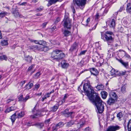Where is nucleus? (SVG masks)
<instances>
[{
  "label": "nucleus",
  "mask_w": 131,
  "mask_h": 131,
  "mask_svg": "<svg viewBox=\"0 0 131 131\" xmlns=\"http://www.w3.org/2000/svg\"><path fill=\"white\" fill-rule=\"evenodd\" d=\"M84 87L83 90L89 100L92 101L97 107L100 113H102L104 110V103L101 99L98 93L95 92L91 85L88 87Z\"/></svg>",
  "instance_id": "1"
},
{
  "label": "nucleus",
  "mask_w": 131,
  "mask_h": 131,
  "mask_svg": "<svg viewBox=\"0 0 131 131\" xmlns=\"http://www.w3.org/2000/svg\"><path fill=\"white\" fill-rule=\"evenodd\" d=\"M101 33V38L106 42L108 45H110L111 43L113 42L114 40V34L112 31H107L104 34L102 32Z\"/></svg>",
  "instance_id": "2"
},
{
  "label": "nucleus",
  "mask_w": 131,
  "mask_h": 131,
  "mask_svg": "<svg viewBox=\"0 0 131 131\" xmlns=\"http://www.w3.org/2000/svg\"><path fill=\"white\" fill-rule=\"evenodd\" d=\"M87 0H75V2L72 4L71 8H72L73 14L75 13V8H80L83 9L86 4Z\"/></svg>",
  "instance_id": "3"
},
{
  "label": "nucleus",
  "mask_w": 131,
  "mask_h": 131,
  "mask_svg": "<svg viewBox=\"0 0 131 131\" xmlns=\"http://www.w3.org/2000/svg\"><path fill=\"white\" fill-rule=\"evenodd\" d=\"M65 57V54L62 51L56 49L53 51L51 54V57L54 59H60Z\"/></svg>",
  "instance_id": "4"
},
{
  "label": "nucleus",
  "mask_w": 131,
  "mask_h": 131,
  "mask_svg": "<svg viewBox=\"0 0 131 131\" xmlns=\"http://www.w3.org/2000/svg\"><path fill=\"white\" fill-rule=\"evenodd\" d=\"M71 21L68 18L65 17L64 19L62 22L64 28L70 29L72 26Z\"/></svg>",
  "instance_id": "5"
},
{
  "label": "nucleus",
  "mask_w": 131,
  "mask_h": 131,
  "mask_svg": "<svg viewBox=\"0 0 131 131\" xmlns=\"http://www.w3.org/2000/svg\"><path fill=\"white\" fill-rule=\"evenodd\" d=\"M36 106L34 107L32 111V113L34 114L31 115L30 116V117L33 118H37L39 117L41 115L40 112L36 109Z\"/></svg>",
  "instance_id": "6"
},
{
  "label": "nucleus",
  "mask_w": 131,
  "mask_h": 131,
  "mask_svg": "<svg viewBox=\"0 0 131 131\" xmlns=\"http://www.w3.org/2000/svg\"><path fill=\"white\" fill-rule=\"evenodd\" d=\"M78 49V45L77 43L75 42L71 46L69 50L70 52H73L77 51Z\"/></svg>",
  "instance_id": "7"
},
{
  "label": "nucleus",
  "mask_w": 131,
  "mask_h": 131,
  "mask_svg": "<svg viewBox=\"0 0 131 131\" xmlns=\"http://www.w3.org/2000/svg\"><path fill=\"white\" fill-rule=\"evenodd\" d=\"M12 12L16 17H19L21 18L23 17L22 15L19 14L18 10L14 8H12Z\"/></svg>",
  "instance_id": "8"
},
{
  "label": "nucleus",
  "mask_w": 131,
  "mask_h": 131,
  "mask_svg": "<svg viewBox=\"0 0 131 131\" xmlns=\"http://www.w3.org/2000/svg\"><path fill=\"white\" fill-rule=\"evenodd\" d=\"M120 129V127L118 126H110L106 131H116Z\"/></svg>",
  "instance_id": "9"
},
{
  "label": "nucleus",
  "mask_w": 131,
  "mask_h": 131,
  "mask_svg": "<svg viewBox=\"0 0 131 131\" xmlns=\"http://www.w3.org/2000/svg\"><path fill=\"white\" fill-rule=\"evenodd\" d=\"M110 74L111 75H115V77H116L117 76H120V73L119 71H116L115 69H112L110 71Z\"/></svg>",
  "instance_id": "10"
},
{
  "label": "nucleus",
  "mask_w": 131,
  "mask_h": 131,
  "mask_svg": "<svg viewBox=\"0 0 131 131\" xmlns=\"http://www.w3.org/2000/svg\"><path fill=\"white\" fill-rule=\"evenodd\" d=\"M34 47L38 50H40L41 51H43L45 52L47 51L49 49V48L48 47L44 46H41V49L39 48L37 45L35 46Z\"/></svg>",
  "instance_id": "11"
},
{
  "label": "nucleus",
  "mask_w": 131,
  "mask_h": 131,
  "mask_svg": "<svg viewBox=\"0 0 131 131\" xmlns=\"http://www.w3.org/2000/svg\"><path fill=\"white\" fill-rule=\"evenodd\" d=\"M110 97L113 98L115 100L117 101L118 98V96L117 95L116 92L115 91H113L111 92L110 94Z\"/></svg>",
  "instance_id": "12"
},
{
  "label": "nucleus",
  "mask_w": 131,
  "mask_h": 131,
  "mask_svg": "<svg viewBox=\"0 0 131 131\" xmlns=\"http://www.w3.org/2000/svg\"><path fill=\"white\" fill-rule=\"evenodd\" d=\"M116 100L113 98L110 97L107 101V104L110 105H112L115 103Z\"/></svg>",
  "instance_id": "13"
},
{
  "label": "nucleus",
  "mask_w": 131,
  "mask_h": 131,
  "mask_svg": "<svg viewBox=\"0 0 131 131\" xmlns=\"http://www.w3.org/2000/svg\"><path fill=\"white\" fill-rule=\"evenodd\" d=\"M90 71L91 74L95 76H96L99 73L97 69L95 68H92L90 69Z\"/></svg>",
  "instance_id": "14"
},
{
  "label": "nucleus",
  "mask_w": 131,
  "mask_h": 131,
  "mask_svg": "<svg viewBox=\"0 0 131 131\" xmlns=\"http://www.w3.org/2000/svg\"><path fill=\"white\" fill-rule=\"evenodd\" d=\"M24 59L27 62L30 63H31L33 58L31 56L28 55L25 56Z\"/></svg>",
  "instance_id": "15"
},
{
  "label": "nucleus",
  "mask_w": 131,
  "mask_h": 131,
  "mask_svg": "<svg viewBox=\"0 0 131 131\" xmlns=\"http://www.w3.org/2000/svg\"><path fill=\"white\" fill-rule=\"evenodd\" d=\"M61 67L64 69L67 68L69 66V64L64 60H63L61 62Z\"/></svg>",
  "instance_id": "16"
},
{
  "label": "nucleus",
  "mask_w": 131,
  "mask_h": 131,
  "mask_svg": "<svg viewBox=\"0 0 131 131\" xmlns=\"http://www.w3.org/2000/svg\"><path fill=\"white\" fill-rule=\"evenodd\" d=\"M98 56L94 55L92 57V60L94 62H97L99 61V58H100V55L97 53Z\"/></svg>",
  "instance_id": "17"
},
{
  "label": "nucleus",
  "mask_w": 131,
  "mask_h": 131,
  "mask_svg": "<svg viewBox=\"0 0 131 131\" xmlns=\"http://www.w3.org/2000/svg\"><path fill=\"white\" fill-rule=\"evenodd\" d=\"M59 106V105L58 104H56L53 107L50 108V111L52 112H55L58 108Z\"/></svg>",
  "instance_id": "18"
},
{
  "label": "nucleus",
  "mask_w": 131,
  "mask_h": 131,
  "mask_svg": "<svg viewBox=\"0 0 131 131\" xmlns=\"http://www.w3.org/2000/svg\"><path fill=\"white\" fill-rule=\"evenodd\" d=\"M75 121L73 120H71L70 121L67 122L65 123L66 127H69L71 126L74 124Z\"/></svg>",
  "instance_id": "19"
},
{
  "label": "nucleus",
  "mask_w": 131,
  "mask_h": 131,
  "mask_svg": "<svg viewBox=\"0 0 131 131\" xmlns=\"http://www.w3.org/2000/svg\"><path fill=\"white\" fill-rule=\"evenodd\" d=\"M117 60L120 62L125 67L127 68L128 66V62H124L123 61L120 59H117Z\"/></svg>",
  "instance_id": "20"
},
{
  "label": "nucleus",
  "mask_w": 131,
  "mask_h": 131,
  "mask_svg": "<svg viewBox=\"0 0 131 131\" xmlns=\"http://www.w3.org/2000/svg\"><path fill=\"white\" fill-rule=\"evenodd\" d=\"M109 26L111 27L114 28L115 25V19H112L110 21V23L109 24Z\"/></svg>",
  "instance_id": "21"
},
{
  "label": "nucleus",
  "mask_w": 131,
  "mask_h": 131,
  "mask_svg": "<svg viewBox=\"0 0 131 131\" xmlns=\"http://www.w3.org/2000/svg\"><path fill=\"white\" fill-rule=\"evenodd\" d=\"M33 86V83L29 82L28 84L26 85L25 88V89L29 90Z\"/></svg>",
  "instance_id": "22"
},
{
  "label": "nucleus",
  "mask_w": 131,
  "mask_h": 131,
  "mask_svg": "<svg viewBox=\"0 0 131 131\" xmlns=\"http://www.w3.org/2000/svg\"><path fill=\"white\" fill-rule=\"evenodd\" d=\"M38 128H41L44 126V124L42 123H36L34 125Z\"/></svg>",
  "instance_id": "23"
},
{
  "label": "nucleus",
  "mask_w": 131,
  "mask_h": 131,
  "mask_svg": "<svg viewBox=\"0 0 131 131\" xmlns=\"http://www.w3.org/2000/svg\"><path fill=\"white\" fill-rule=\"evenodd\" d=\"M16 113L17 112H16L11 116V119L13 123L14 122L16 118L17 117L16 116Z\"/></svg>",
  "instance_id": "24"
},
{
  "label": "nucleus",
  "mask_w": 131,
  "mask_h": 131,
  "mask_svg": "<svg viewBox=\"0 0 131 131\" xmlns=\"http://www.w3.org/2000/svg\"><path fill=\"white\" fill-rule=\"evenodd\" d=\"M72 113L73 112H69L68 110L67 109L65 110L63 112H62V114H67L68 116H70Z\"/></svg>",
  "instance_id": "25"
},
{
  "label": "nucleus",
  "mask_w": 131,
  "mask_h": 131,
  "mask_svg": "<svg viewBox=\"0 0 131 131\" xmlns=\"http://www.w3.org/2000/svg\"><path fill=\"white\" fill-rule=\"evenodd\" d=\"M102 98L104 99H105L107 95V93L105 91H102L101 92Z\"/></svg>",
  "instance_id": "26"
},
{
  "label": "nucleus",
  "mask_w": 131,
  "mask_h": 131,
  "mask_svg": "<svg viewBox=\"0 0 131 131\" xmlns=\"http://www.w3.org/2000/svg\"><path fill=\"white\" fill-rule=\"evenodd\" d=\"M126 10L127 12L131 14V3H128L127 5Z\"/></svg>",
  "instance_id": "27"
},
{
  "label": "nucleus",
  "mask_w": 131,
  "mask_h": 131,
  "mask_svg": "<svg viewBox=\"0 0 131 131\" xmlns=\"http://www.w3.org/2000/svg\"><path fill=\"white\" fill-rule=\"evenodd\" d=\"M97 90L99 91L100 90H102L104 88V86L102 84H100L98 85L96 87Z\"/></svg>",
  "instance_id": "28"
},
{
  "label": "nucleus",
  "mask_w": 131,
  "mask_h": 131,
  "mask_svg": "<svg viewBox=\"0 0 131 131\" xmlns=\"http://www.w3.org/2000/svg\"><path fill=\"white\" fill-rule=\"evenodd\" d=\"M8 44V40H2L1 42V45L2 46H6Z\"/></svg>",
  "instance_id": "29"
},
{
  "label": "nucleus",
  "mask_w": 131,
  "mask_h": 131,
  "mask_svg": "<svg viewBox=\"0 0 131 131\" xmlns=\"http://www.w3.org/2000/svg\"><path fill=\"white\" fill-rule=\"evenodd\" d=\"M16 115H17V118H21V117L24 116V112H21L20 113H17V112H16Z\"/></svg>",
  "instance_id": "30"
},
{
  "label": "nucleus",
  "mask_w": 131,
  "mask_h": 131,
  "mask_svg": "<svg viewBox=\"0 0 131 131\" xmlns=\"http://www.w3.org/2000/svg\"><path fill=\"white\" fill-rule=\"evenodd\" d=\"M63 34L65 36L67 37L71 35V32L69 31L64 30L63 32Z\"/></svg>",
  "instance_id": "31"
},
{
  "label": "nucleus",
  "mask_w": 131,
  "mask_h": 131,
  "mask_svg": "<svg viewBox=\"0 0 131 131\" xmlns=\"http://www.w3.org/2000/svg\"><path fill=\"white\" fill-rule=\"evenodd\" d=\"M41 74L40 72H38L33 76V78L35 79H37L40 77Z\"/></svg>",
  "instance_id": "32"
},
{
  "label": "nucleus",
  "mask_w": 131,
  "mask_h": 131,
  "mask_svg": "<svg viewBox=\"0 0 131 131\" xmlns=\"http://www.w3.org/2000/svg\"><path fill=\"white\" fill-rule=\"evenodd\" d=\"M127 126L128 130L129 131H131V119L128 121Z\"/></svg>",
  "instance_id": "33"
},
{
  "label": "nucleus",
  "mask_w": 131,
  "mask_h": 131,
  "mask_svg": "<svg viewBox=\"0 0 131 131\" xmlns=\"http://www.w3.org/2000/svg\"><path fill=\"white\" fill-rule=\"evenodd\" d=\"M69 95L67 94H66L64 96L63 98L61 101L62 102L61 104H63L65 102L67 98L68 97Z\"/></svg>",
  "instance_id": "34"
},
{
  "label": "nucleus",
  "mask_w": 131,
  "mask_h": 131,
  "mask_svg": "<svg viewBox=\"0 0 131 131\" xmlns=\"http://www.w3.org/2000/svg\"><path fill=\"white\" fill-rule=\"evenodd\" d=\"M123 116V114L121 112H119L117 115V117L118 119L120 121L121 118Z\"/></svg>",
  "instance_id": "35"
},
{
  "label": "nucleus",
  "mask_w": 131,
  "mask_h": 131,
  "mask_svg": "<svg viewBox=\"0 0 131 131\" xmlns=\"http://www.w3.org/2000/svg\"><path fill=\"white\" fill-rule=\"evenodd\" d=\"M7 57L5 55L0 56V59L2 60H7Z\"/></svg>",
  "instance_id": "36"
},
{
  "label": "nucleus",
  "mask_w": 131,
  "mask_h": 131,
  "mask_svg": "<svg viewBox=\"0 0 131 131\" xmlns=\"http://www.w3.org/2000/svg\"><path fill=\"white\" fill-rule=\"evenodd\" d=\"M59 0H50L49 1L48 3L50 5L57 2Z\"/></svg>",
  "instance_id": "37"
},
{
  "label": "nucleus",
  "mask_w": 131,
  "mask_h": 131,
  "mask_svg": "<svg viewBox=\"0 0 131 131\" xmlns=\"http://www.w3.org/2000/svg\"><path fill=\"white\" fill-rule=\"evenodd\" d=\"M64 123H63L60 122L58 123L56 126V127L57 128L58 127H61L63 126L64 125Z\"/></svg>",
  "instance_id": "38"
},
{
  "label": "nucleus",
  "mask_w": 131,
  "mask_h": 131,
  "mask_svg": "<svg viewBox=\"0 0 131 131\" xmlns=\"http://www.w3.org/2000/svg\"><path fill=\"white\" fill-rule=\"evenodd\" d=\"M78 124H79L80 126V127H82L83 125L85 124V121L83 119H82L79 123H78Z\"/></svg>",
  "instance_id": "39"
},
{
  "label": "nucleus",
  "mask_w": 131,
  "mask_h": 131,
  "mask_svg": "<svg viewBox=\"0 0 131 131\" xmlns=\"http://www.w3.org/2000/svg\"><path fill=\"white\" fill-rule=\"evenodd\" d=\"M46 44V42L43 40H39L38 42V44L41 45L42 46H45Z\"/></svg>",
  "instance_id": "40"
},
{
  "label": "nucleus",
  "mask_w": 131,
  "mask_h": 131,
  "mask_svg": "<svg viewBox=\"0 0 131 131\" xmlns=\"http://www.w3.org/2000/svg\"><path fill=\"white\" fill-rule=\"evenodd\" d=\"M7 14V13L6 12H2L0 13V17H3L6 15Z\"/></svg>",
  "instance_id": "41"
},
{
  "label": "nucleus",
  "mask_w": 131,
  "mask_h": 131,
  "mask_svg": "<svg viewBox=\"0 0 131 131\" xmlns=\"http://www.w3.org/2000/svg\"><path fill=\"white\" fill-rule=\"evenodd\" d=\"M35 65L34 64H32L28 68L27 70L28 71H31L32 69L34 68Z\"/></svg>",
  "instance_id": "42"
},
{
  "label": "nucleus",
  "mask_w": 131,
  "mask_h": 131,
  "mask_svg": "<svg viewBox=\"0 0 131 131\" xmlns=\"http://www.w3.org/2000/svg\"><path fill=\"white\" fill-rule=\"evenodd\" d=\"M43 7L42 6H40L37 8L36 9V10L37 12H40L42 11L43 9Z\"/></svg>",
  "instance_id": "43"
},
{
  "label": "nucleus",
  "mask_w": 131,
  "mask_h": 131,
  "mask_svg": "<svg viewBox=\"0 0 131 131\" xmlns=\"http://www.w3.org/2000/svg\"><path fill=\"white\" fill-rule=\"evenodd\" d=\"M18 101L24 102V98L23 97V95L20 96L18 98Z\"/></svg>",
  "instance_id": "44"
},
{
  "label": "nucleus",
  "mask_w": 131,
  "mask_h": 131,
  "mask_svg": "<svg viewBox=\"0 0 131 131\" xmlns=\"http://www.w3.org/2000/svg\"><path fill=\"white\" fill-rule=\"evenodd\" d=\"M121 92L123 93L126 92V88L125 86H123L121 87Z\"/></svg>",
  "instance_id": "45"
},
{
  "label": "nucleus",
  "mask_w": 131,
  "mask_h": 131,
  "mask_svg": "<svg viewBox=\"0 0 131 131\" xmlns=\"http://www.w3.org/2000/svg\"><path fill=\"white\" fill-rule=\"evenodd\" d=\"M90 86V83L89 81H87L86 83H85L84 85L83 86V88H84V87H85V88L86 87V88H87V87H88L89 86Z\"/></svg>",
  "instance_id": "46"
},
{
  "label": "nucleus",
  "mask_w": 131,
  "mask_h": 131,
  "mask_svg": "<svg viewBox=\"0 0 131 131\" xmlns=\"http://www.w3.org/2000/svg\"><path fill=\"white\" fill-rule=\"evenodd\" d=\"M90 17H89L86 20V24L85 25H84L86 26H88V24L89 23L90 21Z\"/></svg>",
  "instance_id": "47"
},
{
  "label": "nucleus",
  "mask_w": 131,
  "mask_h": 131,
  "mask_svg": "<svg viewBox=\"0 0 131 131\" xmlns=\"http://www.w3.org/2000/svg\"><path fill=\"white\" fill-rule=\"evenodd\" d=\"M86 51H87L86 50L82 51L81 52L80 54H79V55L80 56L81 55L84 54Z\"/></svg>",
  "instance_id": "48"
},
{
  "label": "nucleus",
  "mask_w": 131,
  "mask_h": 131,
  "mask_svg": "<svg viewBox=\"0 0 131 131\" xmlns=\"http://www.w3.org/2000/svg\"><path fill=\"white\" fill-rule=\"evenodd\" d=\"M30 98L29 96L27 95L25 98H24V102H25L29 99Z\"/></svg>",
  "instance_id": "49"
},
{
  "label": "nucleus",
  "mask_w": 131,
  "mask_h": 131,
  "mask_svg": "<svg viewBox=\"0 0 131 131\" xmlns=\"http://www.w3.org/2000/svg\"><path fill=\"white\" fill-rule=\"evenodd\" d=\"M100 16H102V14H101V15H99V13H97V14L95 16V19H97L99 18V17Z\"/></svg>",
  "instance_id": "50"
},
{
  "label": "nucleus",
  "mask_w": 131,
  "mask_h": 131,
  "mask_svg": "<svg viewBox=\"0 0 131 131\" xmlns=\"http://www.w3.org/2000/svg\"><path fill=\"white\" fill-rule=\"evenodd\" d=\"M11 110H10V108H8L5 111V112L6 113H8L10 112L11 111Z\"/></svg>",
  "instance_id": "51"
},
{
  "label": "nucleus",
  "mask_w": 131,
  "mask_h": 131,
  "mask_svg": "<svg viewBox=\"0 0 131 131\" xmlns=\"http://www.w3.org/2000/svg\"><path fill=\"white\" fill-rule=\"evenodd\" d=\"M60 18L59 17H58L56 19L55 21V23L56 24L59 21H60Z\"/></svg>",
  "instance_id": "52"
},
{
  "label": "nucleus",
  "mask_w": 131,
  "mask_h": 131,
  "mask_svg": "<svg viewBox=\"0 0 131 131\" xmlns=\"http://www.w3.org/2000/svg\"><path fill=\"white\" fill-rule=\"evenodd\" d=\"M124 5H123L121 7H120V9L118 10V12H121L122 10L124 9Z\"/></svg>",
  "instance_id": "53"
},
{
  "label": "nucleus",
  "mask_w": 131,
  "mask_h": 131,
  "mask_svg": "<svg viewBox=\"0 0 131 131\" xmlns=\"http://www.w3.org/2000/svg\"><path fill=\"white\" fill-rule=\"evenodd\" d=\"M108 10V9L107 8H106L105 10L104 11V13L103 14H102V15H105V14H106Z\"/></svg>",
  "instance_id": "54"
},
{
  "label": "nucleus",
  "mask_w": 131,
  "mask_h": 131,
  "mask_svg": "<svg viewBox=\"0 0 131 131\" xmlns=\"http://www.w3.org/2000/svg\"><path fill=\"white\" fill-rule=\"evenodd\" d=\"M50 93H48L46 94L45 95V96L46 97V98L47 97H49L50 96Z\"/></svg>",
  "instance_id": "55"
},
{
  "label": "nucleus",
  "mask_w": 131,
  "mask_h": 131,
  "mask_svg": "<svg viewBox=\"0 0 131 131\" xmlns=\"http://www.w3.org/2000/svg\"><path fill=\"white\" fill-rule=\"evenodd\" d=\"M25 83V81H23L21 82L20 83V85H21V86L22 87L23 85Z\"/></svg>",
  "instance_id": "56"
},
{
  "label": "nucleus",
  "mask_w": 131,
  "mask_h": 131,
  "mask_svg": "<svg viewBox=\"0 0 131 131\" xmlns=\"http://www.w3.org/2000/svg\"><path fill=\"white\" fill-rule=\"evenodd\" d=\"M40 87V85L39 84H37L35 85V88L37 89H38Z\"/></svg>",
  "instance_id": "57"
},
{
  "label": "nucleus",
  "mask_w": 131,
  "mask_h": 131,
  "mask_svg": "<svg viewBox=\"0 0 131 131\" xmlns=\"http://www.w3.org/2000/svg\"><path fill=\"white\" fill-rule=\"evenodd\" d=\"M10 108L12 111L16 109L15 107H14L11 106Z\"/></svg>",
  "instance_id": "58"
},
{
  "label": "nucleus",
  "mask_w": 131,
  "mask_h": 131,
  "mask_svg": "<svg viewBox=\"0 0 131 131\" xmlns=\"http://www.w3.org/2000/svg\"><path fill=\"white\" fill-rule=\"evenodd\" d=\"M14 100H11L10 99H8L7 101V103H9L10 102H11V101H13Z\"/></svg>",
  "instance_id": "59"
},
{
  "label": "nucleus",
  "mask_w": 131,
  "mask_h": 131,
  "mask_svg": "<svg viewBox=\"0 0 131 131\" xmlns=\"http://www.w3.org/2000/svg\"><path fill=\"white\" fill-rule=\"evenodd\" d=\"M50 121V119H49L47 120H46L45 121V123L46 124H48Z\"/></svg>",
  "instance_id": "60"
},
{
  "label": "nucleus",
  "mask_w": 131,
  "mask_h": 131,
  "mask_svg": "<svg viewBox=\"0 0 131 131\" xmlns=\"http://www.w3.org/2000/svg\"><path fill=\"white\" fill-rule=\"evenodd\" d=\"M47 99L46 97L45 96H44L43 97H42L41 100V101L42 102H43L44 100L46 99Z\"/></svg>",
  "instance_id": "61"
},
{
  "label": "nucleus",
  "mask_w": 131,
  "mask_h": 131,
  "mask_svg": "<svg viewBox=\"0 0 131 131\" xmlns=\"http://www.w3.org/2000/svg\"><path fill=\"white\" fill-rule=\"evenodd\" d=\"M47 24V22H45V23H43L42 24V25L43 27H45L46 26Z\"/></svg>",
  "instance_id": "62"
},
{
  "label": "nucleus",
  "mask_w": 131,
  "mask_h": 131,
  "mask_svg": "<svg viewBox=\"0 0 131 131\" xmlns=\"http://www.w3.org/2000/svg\"><path fill=\"white\" fill-rule=\"evenodd\" d=\"M51 43L53 44H56V43L55 42H54V41L53 40H51L50 41Z\"/></svg>",
  "instance_id": "63"
},
{
  "label": "nucleus",
  "mask_w": 131,
  "mask_h": 131,
  "mask_svg": "<svg viewBox=\"0 0 131 131\" xmlns=\"http://www.w3.org/2000/svg\"><path fill=\"white\" fill-rule=\"evenodd\" d=\"M84 63V60H82L81 61H80V65H81V66H82L83 65V64Z\"/></svg>",
  "instance_id": "64"
}]
</instances>
